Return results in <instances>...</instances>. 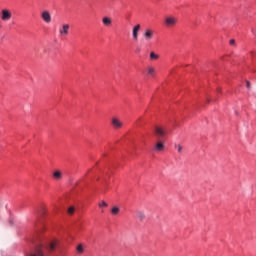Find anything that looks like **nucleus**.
<instances>
[{
    "label": "nucleus",
    "mask_w": 256,
    "mask_h": 256,
    "mask_svg": "<svg viewBox=\"0 0 256 256\" xmlns=\"http://www.w3.org/2000/svg\"><path fill=\"white\" fill-rule=\"evenodd\" d=\"M147 75H150V77H155V68L152 66L147 67Z\"/></svg>",
    "instance_id": "obj_14"
},
{
    "label": "nucleus",
    "mask_w": 256,
    "mask_h": 256,
    "mask_svg": "<svg viewBox=\"0 0 256 256\" xmlns=\"http://www.w3.org/2000/svg\"><path fill=\"white\" fill-rule=\"evenodd\" d=\"M59 247V240L58 239H52L48 242L46 245V249L49 253H53L57 248Z\"/></svg>",
    "instance_id": "obj_2"
},
{
    "label": "nucleus",
    "mask_w": 256,
    "mask_h": 256,
    "mask_svg": "<svg viewBox=\"0 0 256 256\" xmlns=\"http://www.w3.org/2000/svg\"><path fill=\"white\" fill-rule=\"evenodd\" d=\"M153 35H155V32L149 28L146 29L145 32L143 33L145 41H151V39H153Z\"/></svg>",
    "instance_id": "obj_9"
},
{
    "label": "nucleus",
    "mask_w": 256,
    "mask_h": 256,
    "mask_svg": "<svg viewBox=\"0 0 256 256\" xmlns=\"http://www.w3.org/2000/svg\"><path fill=\"white\" fill-rule=\"evenodd\" d=\"M136 215L140 221H143L145 219V212L143 211H137Z\"/></svg>",
    "instance_id": "obj_16"
},
{
    "label": "nucleus",
    "mask_w": 256,
    "mask_h": 256,
    "mask_svg": "<svg viewBox=\"0 0 256 256\" xmlns=\"http://www.w3.org/2000/svg\"><path fill=\"white\" fill-rule=\"evenodd\" d=\"M76 250H77V253L82 254L83 251H85V249H84V247H83V244H79V245L76 247Z\"/></svg>",
    "instance_id": "obj_17"
},
{
    "label": "nucleus",
    "mask_w": 256,
    "mask_h": 256,
    "mask_svg": "<svg viewBox=\"0 0 256 256\" xmlns=\"http://www.w3.org/2000/svg\"><path fill=\"white\" fill-rule=\"evenodd\" d=\"M41 17L45 23H49L51 21V13L49 11H43Z\"/></svg>",
    "instance_id": "obj_11"
},
{
    "label": "nucleus",
    "mask_w": 256,
    "mask_h": 256,
    "mask_svg": "<svg viewBox=\"0 0 256 256\" xmlns=\"http://www.w3.org/2000/svg\"><path fill=\"white\" fill-rule=\"evenodd\" d=\"M246 87H247V89H251V82L246 81Z\"/></svg>",
    "instance_id": "obj_22"
},
{
    "label": "nucleus",
    "mask_w": 256,
    "mask_h": 256,
    "mask_svg": "<svg viewBox=\"0 0 256 256\" xmlns=\"http://www.w3.org/2000/svg\"><path fill=\"white\" fill-rule=\"evenodd\" d=\"M150 59L157 60V59H159V55L155 54V52H151L150 53Z\"/></svg>",
    "instance_id": "obj_19"
},
{
    "label": "nucleus",
    "mask_w": 256,
    "mask_h": 256,
    "mask_svg": "<svg viewBox=\"0 0 256 256\" xmlns=\"http://www.w3.org/2000/svg\"><path fill=\"white\" fill-rule=\"evenodd\" d=\"M11 17H13V14L11 13V10H9V9H2L1 10V19H2V21H10Z\"/></svg>",
    "instance_id": "obj_4"
},
{
    "label": "nucleus",
    "mask_w": 256,
    "mask_h": 256,
    "mask_svg": "<svg viewBox=\"0 0 256 256\" xmlns=\"http://www.w3.org/2000/svg\"><path fill=\"white\" fill-rule=\"evenodd\" d=\"M25 256H47V255L43 251V246H41V247H36L31 252L26 253Z\"/></svg>",
    "instance_id": "obj_3"
},
{
    "label": "nucleus",
    "mask_w": 256,
    "mask_h": 256,
    "mask_svg": "<svg viewBox=\"0 0 256 256\" xmlns=\"http://www.w3.org/2000/svg\"><path fill=\"white\" fill-rule=\"evenodd\" d=\"M112 127L114 129H121L123 127V121L117 117H113L111 120Z\"/></svg>",
    "instance_id": "obj_6"
},
{
    "label": "nucleus",
    "mask_w": 256,
    "mask_h": 256,
    "mask_svg": "<svg viewBox=\"0 0 256 256\" xmlns=\"http://www.w3.org/2000/svg\"><path fill=\"white\" fill-rule=\"evenodd\" d=\"M52 177L55 181H61L63 179V172L61 170H55Z\"/></svg>",
    "instance_id": "obj_10"
},
{
    "label": "nucleus",
    "mask_w": 256,
    "mask_h": 256,
    "mask_svg": "<svg viewBox=\"0 0 256 256\" xmlns=\"http://www.w3.org/2000/svg\"><path fill=\"white\" fill-rule=\"evenodd\" d=\"M175 149H177L178 153H183V146L181 144H175Z\"/></svg>",
    "instance_id": "obj_18"
},
{
    "label": "nucleus",
    "mask_w": 256,
    "mask_h": 256,
    "mask_svg": "<svg viewBox=\"0 0 256 256\" xmlns=\"http://www.w3.org/2000/svg\"><path fill=\"white\" fill-rule=\"evenodd\" d=\"M121 209L118 207V206H114L112 209H111V213L112 215H119Z\"/></svg>",
    "instance_id": "obj_15"
},
{
    "label": "nucleus",
    "mask_w": 256,
    "mask_h": 256,
    "mask_svg": "<svg viewBox=\"0 0 256 256\" xmlns=\"http://www.w3.org/2000/svg\"><path fill=\"white\" fill-rule=\"evenodd\" d=\"M69 28V24L62 25V27L59 29L60 37H67V35H69Z\"/></svg>",
    "instance_id": "obj_7"
},
{
    "label": "nucleus",
    "mask_w": 256,
    "mask_h": 256,
    "mask_svg": "<svg viewBox=\"0 0 256 256\" xmlns=\"http://www.w3.org/2000/svg\"><path fill=\"white\" fill-rule=\"evenodd\" d=\"M108 204L105 201H102V203L99 204V207H107Z\"/></svg>",
    "instance_id": "obj_21"
},
{
    "label": "nucleus",
    "mask_w": 256,
    "mask_h": 256,
    "mask_svg": "<svg viewBox=\"0 0 256 256\" xmlns=\"http://www.w3.org/2000/svg\"><path fill=\"white\" fill-rule=\"evenodd\" d=\"M154 134L157 139H163V137H167V129L162 126H155Z\"/></svg>",
    "instance_id": "obj_1"
},
{
    "label": "nucleus",
    "mask_w": 256,
    "mask_h": 256,
    "mask_svg": "<svg viewBox=\"0 0 256 256\" xmlns=\"http://www.w3.org/2000/svg\"><path fill=\"white\" fill-rule=\"evenodd\" d=\"M139 31H141V24H137L132 29V37L134 41H137L139 39Z\"/></svg>",
    "instance_id": "obj_8"
},
{
    "label": "nucleus",
    "mask_w": 256,
    "mask_h": 256,
    "mask_svg": "<svg viewBox=\"0 0 256 256\" xmlns=\"http://www.w3.org/2000/svg\"><path fill=\"white\" fill-rule=\"evenodd\" d=\"M102 23L103 25H105V27H111V24L113 23V21L109 17H103Z\"/></svg>",
    "instance_id": "obj_12"
},
{
    "label": "nucleus",
    "mask_w": 256,
    "mask_h": 256,
    "mask_svg": "<svg viewBox=\"0 0 256 256\" xmlns=\"http://www.w3.org/2000/svg\"><path fill=\"white\" fill-rule=\"evenodd\" d=\"M229 43L230 45H235V39H231Z\"/></svg>",
    "instance_id": "obj_23"
},
{
    "label": "nucleus",
    "mask_w": 256,
    "mask_h": 256,
    "mask_svg": "<svg viewBox=\"0 0 256 256\" xmlns=\"http://www.w3.org/2000/svg\"><path fill=\"white\" fill-rule=\"evenodd\" d=\"M155 150L156 151H164L165 150V145L163 144V142L158 141L155 145Z\"/></svg>",
    "instance_id": "obj_13"
},
{
    "label": "nucleus",
    "mask_w": 256,
    "mask_h": 256,
    "mask_svg": "<svg viewBox=\"0 0 256 256\" xmlns=\"http://www.w3.org/2000/svg\"><path fill=\"white\" fill-rule=\"evenodd\" d=\"M75 213V207L71 206L68 208V214L73 215Z\"/></svg>",
    "instance_id": "obj_20"
},
{
    "label": "nucleus",
    "mask_w": 256,
    "mask_h": 256,
    "mask_svg": "<svg viewBox=\"0 0 256 256\" xmlns=\"http://www.w3.org/2000/svg\"><path fill=\"white\" fill-rule=\"evenodd\" d=\"M177 18L174 16H168L165 19V25L166 27H175L177 25Z\"/></svg>",
    "instance_id": "obj_5"
}]
</instances>
